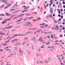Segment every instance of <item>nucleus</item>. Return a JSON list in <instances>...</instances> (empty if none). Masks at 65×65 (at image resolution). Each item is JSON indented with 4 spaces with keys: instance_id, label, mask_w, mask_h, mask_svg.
I'll return each instance as SVG.
<instances>
[{
    "instance_id": "39448f33",
    "label": "nucleus",
    "mask_w": 65,
    "mask_h": 65,
    "mask_svg": "<svg viewBox=\"0 0 65 65\" xmlns=\"http://www.w3.org/2000/svg\"><path fill=\"white\" fill-rule=\"evenodd\" d=\"M50 13L52 14L53 13V9L51 8L50 9Z\"/></svg>"
},
{
    "instance_id": "5fc2aeb1",
    "label": "nucleus",
    "mask_w": 65,
    "mask_h": 65,
    "mask_svg": "<svg viewBox=\"0 0 65 65\" xmlns=\"http://www.w3.org/2000/svg\"><path fill=\"white\" fill-rule=\"evenodd\" d=\"M21 14V16L22 17V16H23V15H25V14Z\"/></svg>"
},
{
    "instance_id": "f8f14e48",
    "label": "nucleus",
    "mask_w": 65,
    "mask_h": 65,
    "mask_svg": "<svg viewBox=\"0 0 65 65\" xmlns=\"http://www.w3.org/2000/svg\"><path fill=\"white\" fill-rule=\"evenodd\" d=\"M44 46H45L44 45H43L41 47V48H43L44 47Z\"/></svg>"
},
{
    "instance_id": "b1692460",
    "label": "nucleus",
    "mask_w": 65,
    "mask_h": 65,
    "mask_svg": "<svg viewBox=\"0 0 65 65\" xmlns=\"http://www.w3.org/2000/svg\"><path fill=\"white\" fill-rule=\"evenodd\" d=\"M32 20L33 21H35V22L36 21H37L38 20L37 19H36V20L33 19Z\"/></svg>"
},
{
    "instance_id": "1a4fd4ad",
    "label": "nucleus",
    "mask_w": 65,
    "mask_h": 65,
    "mask_svg": "<svg viewBox=\"0 0 65 65\" xmlns=\"http://www.w3.org/2000/svg\"><path fill=\"white\" fill-rule=\"evenodd\" d=\"M28 39V37H25L24 38V40H27V39Z\"/></svg>"
},
{
    "instance_id": "37998d69",
    "label": "nucleus",
    "mask_w": 65,
    "mask_h": 65,
    "mask_svg": "<svg viewBox=\"0 0 65 65\" xmlns=\"http://www.w3.org/2000/svg\"><path fill=\"white\" fill-rule=\"evenodd\" d=\"M7 19H6L5 20H4L3 21V22H5V21H7Z\"/></svg>"
},
{
    "instance_id": "6e6552de",
    "label": "nucleus",
    "mask_w": 65,
    "mask_h": 65,
    "mask_svg": "<svg viewBox=\"0 0 65 65\" xmlns=\"http://www.w3.org/2000/svg\"><path fill=\"white\" fill-rule=\"evenodd\" d=\"M28 11V10H25L22 11V12L23 13V12H26V11Z\"/></svg>"
},
{
    "instance_id": "bb28decb",
    "label": "nucleus",
    "mask_w": 65,
    "mask_h": 65,
    "mask_svg": "<svg viewBox=\"0 0 65 65\" xmlns=\"http://www.w3.org/2000/svg\"><path fill=\"white\" fill-rule=\"evenodd\" d=\"M48 41H49V42H53V41H52V40H49Z\"/></svg>"
},
{
    "instance_id": "e2e57ef3",
    "label": "nucleus",
    "mask_w": 65,
    "mask_h": 65,
    "mask_svg": "<svg viewBox=\"0 0 65 65\" xmlns=\"http://www.w3.org/2000/svg\"><path fill=\"white\" fill-rule=\"evenodd\" d=\"M60 37H63V36L62 35H61Z\"/></svg>"
},
{
    "instance_id": "412c9836",
    "label": "nucleus",
    "mask_w": 65,
    "mask_h": 65,
    "mask_svg": "<svg viewBox=\"0 0 65 65\" xmlns=\"http://www.w3.org/2000/svg\"><path fill=\"white\" fill-rule=\"evenodd\" d=\"M28 18H28V17L25 18L24 20V21H26V20H27V19H28Z\"/></svg>"
},
{
    "instance_id": "c85d7f7f",
    "label": "nucleus",
    "mask_w": 65,
    "mask_h": 65,
    "mask_svg": "<svg viewBox=\"0 0 65 65\" xmlns=\"http://www.w3.org/2000/svg\"><path fill=\"white\" fill-rule=\"evenodd\" d=\"M42 7H41V12L42 11Z\"/></svg>"
},
{
    "instance_id": "bf43d9fd",
    "label": "nucleus",
    "mask_w": 65,
    "mask_h": 65,
    "mask_svg": "<svg viewBox=\"0 0 65 65\" xmlns=\"http://www.w3.org/2000/svg\"><path fill=\"white\" fill-rule=\"evenodd\" d=\"M27 46H29V44L28 43H27Z\"/></svg>"
},
{
    "instance_id": "774afa93",
    "label": "nucleus",
    "mask_w": 65,
    "mask_h": 65,
    "mask_svg": "<svg viewBox=\"0 0 65 65\" xmlns=\"http://www.w3.org/2000/svg\"><path fill=\"white\" fill-rule=\"evenodd\" d=\"M43 40H41V42H43Z\"/></svg>"
},
{
    "instance_id": "4468645a",
    "label": "nucleus",
    "mask_w": 65,
    "mask_h": 65,
    "mask_svg": "<svg viewBox=\"0 0 65 65\" xmlns=\"http://www.w3.org/2000/svg\"><path fill=\"white\" fill-rule=\"evenodd\" d=\"M7 1V0H4V3H6V4H7V2H6V1Z\"/></svg>"
},
{
    "instance_id": "680f3d73",
    "label": "nucleus",
    "mask_w": 65,
    "mask_h": 65,
    "mask_svg": "<svg viewBox=\"0 0 65 65\" xmlns=\"http://www.w3.org/2000/svg\"><path fill=\"white\" fill-rule=\"evenodd\" d=\"M10 37V36H9V37H7V38H6V39H8V38H9Z\"/></svg>"
},
{
    "instance_id": "aec40b11",
    "label": "nucleus",
    "mask_w": 65,
    "mask_h": 65,
    "mask_svg": "<svg viewBox=\"0 0 65 65\" xmlns=\"http://www.w3.org/2000/svg\"><path fill=\"white\" fill-rule=\"evenodd\" d=\"M21 4L22 5H23V4H25V2H22L21 3Z\"/></svg>"
},
{
    "instance_id": "20e7f679",
    "label": "nucleus",
    "mask_w": 65,
    "mask_h": 65,
    "mask_svg": "<svg viewBox=\"0 0 65 65\" xmlns=\"http://www.w3.org/2000/svg\"><path fill=\"white\" fill-rule=\"evenodd\" d=\"M56 29H57V31H59V26L57 25H56Z\"/></svg>"
},
{
    "instance_id": "a878e982",
    "label": "nucleus",
    "mask_w": 65,
    "mask_h": 65,
    "mask_svg": "<svg viewBox=\"0 0 65 65\" xmlns=\"http://www.w3.org/2000/svg\"><path fill=\"white\" fill-rule=\"evenodd\" d=\"M44 33L45 34H48L49 33L48 32H44Z\"/></svg>"
},
{
    "instance_id": "c756f323",
    "label": "nucleus",
    "mask_w": 65,
    "mask_h": 65,
    "mask_svg": "<svg viewBox=\"0 0 65 65\" xmlns=\"http://www.w3.org/2000/svg\"><path fill=\"white\" fill-rule=\"evenodd\" d=\"M17 44H19V45H20L21 44V43H17Z\"/></svg>"
},
{
    "instance_id": "2eb2a0df",
    "label": "nucleus",
    "mask_w": 65,
    "mask_h": 65,
    "mask_svg": "<svg viewBox=\"0 0 65 65\" xmlns=\"http://www.w3.org/2000/svg\"><path fill=\"white\" fill-rule=\"evenodd\" d=\"M28 52L29 55H31V52H30V51L29 50H28Z\"/></svg>"
},
{
    "instance_id": "3c124183",
    "label": "nucleus",
    "mask_w": 65,
    "mask_h": 65,
    "mask_svg": "<svg viewBox=\"0 0 65 65\" xmlns=\"http://www.w3.org/2000/svg\"><path fill=\"white\" fill-rule=\"evenodd\" d=\"M57 38H58V37H54V38H55V39H57Z\"/></svg>"
},
{
    "instance_id": "4d7b16f0",
    "label": "nucleus",
    "mask_w": 65,
    "mask_h": 65,
    "mask_svg": "<svg viewBox=\"0 0 65 65\" xmlns=\"http://www.w3.org/2000/svg\"><path fill=\"white\" fill-rule=\"evenodd\" d=\"M6 27H5L4 28H3L2 29L3 30H4V29H6Z\"/></svg>"
},
{
    "instance_id": "f704fd0d",
    "label": "nucleus",
    "mask_w": 65,
    "mask_h": 65,
    "mask_svg": "<svg viewBox=\"0 0 65 65\" xmlns=\"http://www.w3.org/2000/svg\"><path fill=\"white\" fill-rule=\"evenodd\" d=\"M45 27V26H41L40 27V28H44V27Z\"/></svg>"
},
{
    "instance_id": "393cba45",
    "label": "nucleus",
    "mask_w": 65,
    "mask_h": 65,
    "mask_svg": "<svg viewBox=\"0 0 65 65\" xmlns=\"http://www.w3.org/2000/svg\"><path fill=\"white\" fill-rule=\"evenodd\" d=\"M18 17H22V15L20 14L18 16Z\"/></svg>"
},
{
    "instance_id": "ddd939ff",
    "label": "nucleus",
    "mask_w": 65,
    "mask_h": 65,
    "mask_svg": "<svg viewBox=\"0 0 65 65\" xmlns=\"http://www.w3.org/2000/svg\"><path fill=\"white\" fill-rule=\"evenodd\" d=\"M7 23V22L6 21V22H2V24H5V23Z\"/></svg>"
},
{
    "instance_id": "c9c22d12",
    "label": "nucleus",
    "mask_w": 65,
    "mask_h": 65,
    "mask_svg": "<svg viewBox=\"0 0 65 65\" xmlns=\"http://www.w3.org/2000/svg\"><path fill=\"white\" fill-rule=\"evenodd\" d=\"M26 24H31V23L28 22L26 23Z\"/></svg>"
},
{
    "instance_id": "0eeeda50",
    "label": "nucleus",
    "mask_w": 65,
    "mask_h": 65,
    "mask_svg": "<svg viewBox=\"0 0 65 65\" xmlns=\"http://www.w3.org/2000/svg\"><path fill=\"white\" fill-rule=\"evenodd\" d=\"M41 30H42V29H40L38 30L37 31V33H39V32H40V31H41Z\"/></svg>"
},
{
    "instance_id": "a19ab883",
    "label": "nucleus",
    "mask_w": 65,
    "mask_h": 65,
    "mask_svg": "<svg viewBox=\"0 0 65 65\" xmlns=\"http://www.w3.org/2000/svg\"><path fill=\"white\" fill-rule=\"evenodd\" d=\"M21 36V35H17V36Z\"/></svg>"
},
{
    "instance_id": "473e14b6",
    "label": "nucleus",
    "mask_w": 65,
    "mask_h": 65,
    "mask_svg": "<svg viewBox=\"0 0 65 65\" xmlns=\"http://www.w3.org/2000/svg\"><path fill=\"white\" fill-rule=\"evenodd\" d=\"M58 24H61V21H58Z\"/></svg>"
},
{
    "instance_id": "4be33fe9",
    "label": "nucleus",
    "mask_w": 65,
    "mask_h": 65,
    "mask_svg": "<svg viewBox=\"0 0 65 65\" xmlns=\"http://www.w3.org/2000/svg\"><path fill=\"white\" fill-rule=\"evenodd\" d=\"M26 15H29L30 16V15H31L29 13H28L26 14Z\"/></svg>"
},
{
    "instance_id": "13d9d810",
    "label": "nucleus",
    "mask_w": 65,
    "mask_h": 65,
    "mask_svg": "<svg viewBox=\"0 0 65 65\" xmlns=\"http://www.w3.org/2000/svg\"><path fill=\"white\" fill-rule=\"evenodd\" d=\"M13 36L15 37V36H17V35H13Z\"/></svg>"
},
{
    "instance_id": "f257e3e1",
    "label": "nucleus",
    "mask_w": 65,
    "mask_h": 65,
    "mask_svg": "<svg viewBox=\"0 0 65 65\" xmlns=\"http://www.w3.org/2000/svg\"><path fill=\"white\" fill-rule=\"evenodd\" d=\"M19 53L20 56H23V52L22 51V50L21 49H19Z\"/></svg>"
},
{
    "instance_id": "f03ea898",
    "label": "nucleus",
    "mask_w": 65,
    "mask_h": 65,
    "mask_svg": "<svg viewBox=\"0 0 65 65\" xmlns=\"http://www.w3.org/2000/svg\"><path fill=\"white\" fill-rule=\"evenodd\" d=\"M33 33V32L32 31H28L26 32L25 34L26 35H28L29 34H31V33Z\"/></svg>"
},
{
    "instance_id": "69168bd1",
    "label": "nucleus",
    "mask_w": 65,
    "mask_h": 65,
    "mask_svg": "<svg viewBox=\"0 0 65 65\" xmlns=\"http://www.w3.org/2000/svg\"><path fill=\"white\" fill-rule=\"evenodd\" d=\"M63 4H65V2H63Z\"/></svg>"
},
{
    "instance_id": "603ef678",
    "label": "nucleus",
    "mask_w": 65,
    "mask_h": 65,
    "mask_svg": "<svg viewBox=\"0 0 65 65\" xmlns=\"http://www.w3.org/2000/svg\"><path fill=\"white\" fill-rule=\"evenodd\" d=\"M20 21H21V20H18V21H17V22H19V21L20 22Z\"/></svg>"
},
{
    "instance_id": "6e6d98bb",
    "label": "nucleus",
    "mask_w": 65,
    "mask_h": 65,
    "mask_svg": "<svg viewBox=\"0 0 65 65\" xmlns=\"http://www.w3.org/2000/svg\"><path fill=\"white\" fill-rule=\"evenodd\" d=\"M14 41H14H17V39H14L13 40Z\"/></svg>"
},
{
    "instance_id": "72a5a7b5",
    "label": "nucleus",
    "mask_w": 65,
    "mask_h": 65,
    "mask_svg": "<svg viewBox=\"0 0 65 65\" xmlns=\"http://www.w3.org/2000/svg\"><path fill=\"white\" fill-rule=\"evenodd\" d=\"M47 38H48L49 39H50V36H47Z\"/></svg>"
},
{
    "instance_id": "9b49d317",
    "label": "nucleus",
    "mask_w": 65,
    "mask_h": 65,
    "mask_svg": "<svg viewBox=\"0 0 65 65\" xmlns=\"http://www.w3.org/2000/svg\"><path fill=\"white\" fill-rule=\"evenodd\" d=\"M49 62V61L48 60H46V61H45V63H48Z\"/></svg>"
},
{
    "instance_id": "423d86ee",
    "label": "nucleus",
    "mask_w": 65,
    "mask_h": 65,
    "mask_svg": "<svg viewBox=\"0 0 65 65\" xmlns=\"http://www.w3.org/2000/svg\"><path fill=\"white\" fill-rule=\"evenodd\" d=\"M11 27H13V26H10L9 27H6V28H7V29H9L10 28H11Z\"/></svg>"
},
{
    "instance_id": "2f4dec72",
    "label": "nucleus",
    "mask_w": 65,
    "mask_h": 65,
    "mask_svg": "<svg viewBox=\"0 0 65 65\" xmlns=\"http://www.w3.org/2000/svg\"><path fill=\"white\" fill-rule=\"evenodd\" d=\"M14 10V9H11L10 11H12V10Z\"/></svg>"
},
{
    "instance_id": "7ed1b4c3",
    "label": "nucleus",
    "mask_w": 65,
    "mask_h": 65,
    "mask_svg": "<svg viewBox=\"0 0 65 65\" xmlns=\"http://www.w3.org/2000/svg\"><path fill=\"white\" fill-rule=\"evenodd\" d=\"M43 62L40 61H38L37 62V64H43Z\"/></svg>"
},
{
    "instance_id": "de8ad7c7",
    "label": "nucleus",
    "mask_w": 65,
    "mask_h": 65,
    "mask_svg": "<svg viewBox=\"0 0 65 65\" xmlns=\"http://www.w3.org/2000/svg\"><path fill=\"white\" fill-rule=\"evenodd\" d=\"M63 16L62 15L61 16V19H63Z\"/></svg>"
},
{
    "instance_id": "79ce46f5",
    "label": "nucleus",
    "mask_w": 65,
    "mask_h": 65,
    "mask_svg": "<svg viewBox=\"0 0 65 65\" xmlns=\"http://www.w3.org/2000/svg\"><path fill=\"white\" fill-rule=\"evenodd\" d=\"M7 44H4L3 45V46H5V45H7Z\"/></svg>"
},
{
    "instance_id": "6ab92c4d",
    "label": "nucleus",
    "mask_w": 65,
    "mask_h": 65,
    "mask_svg": "<svg viewBox=\"0 0 65 65\" xmlns=\"http://www.w3.org/2000/svg\"><path fill=\"white\" fill-rule=\"evenodd\" d=\"M32 18H33V17H31H31H29V18L28 20H29L30 19H32Z\"/></svg>"
},
{
    "instance_id": "49530a36",
    "label": "nucleus",
    "mask_w": 65,
    "mask_h": 65,
    "mask_svg": "<svg viewBox=\"0 0 65 65\" xmlns=\"http://www.w3.org/2000/svg\"><path fill=\"white\" fill-rule=\"evenodd\" d=\"M14 38V37H11V38L9 39V40L11 39H12V38Z\"/></svg>"
},
{
    "instance_id": "8fccbe9b",
    "label": "nucleus",
    "mask_w": 65,
    "mask_h": 65,
    "mask_svg": "<svg viewBox=\"0 0 65 65\" xmlns=\"http://www.w3.org/2000/svg\"><path fill=\"white\" fill-rule=\"evenodd\" d=\"M7 21H10L11 20V19H7Z\"/></svg>"
},
{
    "instance_id": "052dcab7",
    "label": "nucleus",
    "mask_w": 65,
    "mask_h": 65,
    "mask_svg": "<svg viewBox=\"0 0 65 65\" xmlns=\"http://www.w3.org/2000/svg\"><path fill=\"white\" fill-rule=\"evenodd\" d=\"M45 27H48V25H46L45 26Z\"/></svg>"
},
{
    "instance_id": "dca6fc26",
    "label": "nucleus",
    "mask_w": 65,
    "mask_h": 65,
    "mask_svg": "<svg viewBox=\"0 0 65 65\" xmlns=\"http://www.w3.org/2000/svg\"><path fill=\"white\" fill-rule=\"evenodd\" d=\"M31 47L34 50H35V48H34V46H33V45H31Z\"/></svg>"
},
{
    "instance_id": "a211bd4d",
    "label": "nucleus",
    "mask_w": 65,
    "mask_h": 65,
    "mask_svg": "<svg viewBox=\"0 0 65 65\" xmlns=\"http://www.w3.org/2000/svg\"><path fill=\"white\" fill-rule=\"evenodd\" d=\"M42 39V38L41 37L38 40V41H39L40 40H41Z\"/></svg>"
},
{
    "instance_id": "0e129e2a",
    "label": "nucleus",
    "mask_w": 65,
    "mask_h": 65,
    "mask_svg": "<svg viewBox=\"0 0 65 65\" xmlns=\"http://www.w3.org/2000/svg\"><path fill=\"white\" fill-rule=\"evenodd\" d=\"M61 13V12H60V11H59L58 13Z\"/></svg>"
},
{
    "instance_id": "a18cd8bd",
    "label": "nucleus",
    "mask_w": 65,
    "mask_h": 65,
    "mask_svg": "<svg viewBox=\"0 0 65 65\" xmlns=\"http://www.w3.org/2000/svg\"><path fill=\"white\" fill-rule=\"evenodd\" d=\"M54 22L55 23H57V21L56 20H55L54 21Z\"/></svg>"
},
{
    "instance_id": "5701e85b",
    "label": "nucleus",
    "mask_w": 65,
    "mask_h": 65,
    "mask_svg": "<svg viewBox=\"0 0 65 65\" xmlns=\"http://www.w3.org/2000/svg\"><path fill=\"white\" fill-rule=\"evenodd\" d=\"M49 17H51V18H52L51 17H52V18H53V17L52 16V14H50L49 15Z\"/></svg>"
},
{
    "instance_id": "09e8293b",
    "label": "nucleus",
    "mask_w": 65,
    "mask_h": 65,
    "mask_svg": "<svg viewBox=\"0 0 65 65\" xmlns=\"http://www.w3.org/2000/svg\"><path fill=\"white\" fill-rule=\"evenodd\" d=\"M15 31V30L14 29H13L12 30V32H14Z\"/></svg>"
},
{
    "instance_id": "c03bdc74",
    "label": "nucleus",
    "mask_w": 65,
    "mask_h": 65,
    "mask_svg": "<svg viewBox=\"0 0 65 65\" xmlns=\"http://www.w3.org/2000/svg\"><path fill=\"white\" fill-rule=\"evenodd\" d=\"M24 44H25V43L23 42L22 43V45H24Z\"/></svg>"
},
{
    "instance_id": "9d476101",
    "label": "nucleus",
    "mask_w": 65,
    "mask_h": 65,
    "mask_svg": "<svg viewBox=\"0 0 65 65\" xmlns=\"http://www.w3.org/2000/svg\"><path fill=\"white\" fill-rule=\"evenodd\" d=\"M35 39V37L31 39V41H33V40H34Z\"/></svg>"
},
{
    "instance_id": "864d4df0",
    "label": "nucleus",
    "mask_w": 65,
    "mask_h": 65,
    "mask_svg": "<svg viewBox=\"0 0 65 65\" xmlns=\"http://www.w3.org/2000/svg\"><path fill=\"white\" fill-rule=\"evenodd\" d=\"M50 44V42H48V43H47L46 44V45H48Z\"/></svg>"
},
{
    "instance_id": "e433bc0d",
    "label": "nucleus",
    "mask_w": 65,
    "mask_h": 65,
    "mask_svg": "<svg viewBox=\"0 0 65 65\" xmlns=\"http://www.w3.org/2000/svg\"><path fill=\"white\" fill-rule=\"evenodd\" d=\"M62 28H61V29H60V30L59 31L60 32H61V31L62 30Z\"/></svg>"
},
{
    "instance_id": "338daca9",
    "label": "nucleus",
    "mask_w": 65,
    "mask_h": 65,
    "mask_svg": "<svg viewBox=\"0 0 65 65\" xmlns=\"http://www.w3.org/2000/svg\"><path fill=\"white\" fill-rule=\"evenodd\" d=\"M2 16H5V15L3 14H2Z\"/></svg>"
},
{
    "instance_id": "f3484780",
    "label": "nucleus",
    "mask_w": 65,
    "mask_h": 65,
    "mask_svg": "<svg viewBox=\"0 0 65 65\" xmlns=\"http://www.w3.org/2000/svg\"><path fill=\"white\" fill-rule=\"evenodd\" d=\"M5 34L4 33H3L2 34V32L0 33V35H4Z\"/></svg>"
},
{
    "instance_id": "7c9ffc66",
    "label": "nucleus",
    "mask_w": 65,
    "mask_h": 65,
    "mask_svg": "<svg viewBox=\"0 0 65 65\" xmlns=\"http://www.w3.org/2000/svg\"><path fill=\"white\" fill-rule=\"evenodd\" d=\"M36 28H34L32 29L31 30H36Z\"/></svg>"
},
{
    "instance_id": "cd10ccee",
    "label": "nucleus",
    "mask_w": 65,
    "mask_h": 65,
    "mask_svg": "<svg viewBox=\"0 0 65 65\" xmlns=\"http://www.w3.org/2000/svg\"><path fill=\"white\" fill-rule=\"evenodd\" d=\"M55 27H53L52 28V29L54 30L55 29Z\"/></svg>"
},
{
    "instance_id": "58836bf2",
    "label": "nucleus",
    "mask_w": 65,
    "mask_h": 65,
    "mask_svg": "<svg viewBox=\"0 0 65 65\" xmlns=\"http://www.w3.org/2000/svg\"><path fill=\"white\" fill-rule=\"evenodd\" d=\"M6 15H7L8 16V15H9V14L7 13H6Z\"/></svg>"
},
{
    "instance_id": "4c0bfd02",
    "label": "nucleus",
    "mask_w": 65,
    "mask_h": 65,
    "mask_svg": "<svg viewBox=\"0 0 65 65\" xmlns=\"http://www.w3.org/2000/svg\"><path fill=\"white\" fill-rule=\"evenodd\" d=\"M40 55H39V54H37L36 55L37 57H38V56H40Z\"/></svg>"
},
{
    "instance_id": "ea45409f",
    "label": "nucleus",
    "mask_w": 65,
    "mask_h": 65,
    "mask_svg": "<svg viewBox=\"0 0 65 65\" xmlns=\"http://www.w3.org/2000/svg\"><path fill=\"white\" fill-rule=\"evenodd\" d=\"M0 52H3V50L2 49H0Z\"/></svg>"
}]
</instances>
